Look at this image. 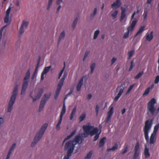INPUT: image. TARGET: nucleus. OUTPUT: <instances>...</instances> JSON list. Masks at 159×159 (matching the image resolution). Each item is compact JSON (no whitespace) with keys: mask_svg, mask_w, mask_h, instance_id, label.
<instances>
[{"mask_svg":"<svg viewBox=\"0 0 159 159\" xmlns=\"http://www.w3.org/2000/svg\"><path fill=\"white\" fill-rule=\"evenodd\" d=\"M95 64L94 63H93L91 64L90 66V68L91 69V73H93L94 68L95 67Z\"/></svg>","mask_w":159,"mask_h":159,"instance_id":"obj_48","label":"nucleus"},{"mask_svg":"<svg viewBox=\"0 0 159 159\" xmlns=\"http://www.w3.org/2000/svg\"><path fill=\"white\" fill-rule=\"evenodd\" d=\"M99 107L98 105H97L95 109V111L96 112V115H98L99 111Z\"/></svg>","mask_w":159,"mask_h":159,"instance_id":"obj_64","label":"nucleus"},{"mask_svg":"<svg viewBox=\"0 0 159 159\" xmlns=\"http://www.w3.org/2000/svg\"><path fill=\"white\" fill-rule=\"evenodd\" d=\"M62 86V85H61L60 84H58L57 87V89L56 90L54 96V98L55 99H56L57 98L60 93V90Z\"/></svg>","mask_w":159,"mask_h":159,"instance_id":"obj_13","label":"nucleus"},{"mask_svg":"<svg viewBox=\"0 0 159 159\" xmlns=\"http://www.w3.org/2000/svg\"><path fill=\"white\" fill-rule=\"evenodd\" d=\"M129 32L127 31V32L125 33L123 36V38L124 39H126L128 38L129 36Z\"/></svg>","mask_w":159,"mask_h":159,"instance_id":"obj_58","label":"nucleus"},{"mask_svg":"<svg viewBox=\"0 0 159 159\" xmlns=\"http://www.w3.org/2000/svg\"><path fill=\"white\" fill-rule=\"evenodd\" d=\"M81 137L80 135H77L73 140V143L76 145L77 143H79L80 139Z\"/></svg>","mask_w":159,"mask_h":159,"instance_id":"obj_20","label":"nucleus"},{"mask_svg":"<svg viewBox=\"0 0 159 159\" xmlns=\"http://www.w3.org/2000/svg\"><path fill=\"white\" fill-rule=\"evenodd\" d=\"M30 70H29L26 72L25 77H24L23 83L22 84V89L21 92V94H24L26 90L28 85L29 82V80L30 78Z\"/></svg>","mask_w":159,"mask_h":159,"instance_id":"obj_4","label":"nucleus"},{"mask_svg":"<svg viewBox=\"0 0 159 159\" xmlns=\"http://www.w3.org/2000/svg\"><path fill=\"white\" fill-rule=\"evenodd\" d=\"M113 112V107H111L109 111L108 112V116H111Z\"/></svg>","mask_w":159,"mask_h":159,"instance_id":"obj_38","label":"nucleus"},{"mask_svg":"<svg viewBox=\"0 0 159 159\" xmlns=\"http://www.w3.org/2000/svg\"><path fill=\"white\" fill-rule=\"evenodd\" d=\"M76 131V129H75L73 131L70 135L67 136L66 138L65 139V141H66L69 139H70L75 133Z\"/></svg>","mask_w":159,"mask_h":159,"instance_id":"obj_26","label":"nucleus"},{"mask_svg":"<svg viewBox=\"0 0 159 159\" xmlns=\"http://www.w3.org/2000/svg\"><path fill=\"white\" fill-rule=\"evenodd\" d=\"M118 13V12L116 10L114 11L111 14V16L113 18H115L117 16Z\"/></svg>","mask_w":159,"mask_h":159,"instance_id":"obj_49","label":"nucleus"},{"mask_svg":"<svg viewBox=\"0 0 159 159\" xmlns=\"http://www.w3.org/2000/svg\"><path fill=\"white\" fill-rule=\"evenodd\" d=\"M159 82V75L157 76L155 80L154 83L155 84H158Z\"/></svg>","mask_w":159,"mask_h":159,"instance_id":"obj_57","label":"nucleus"},{"mask_svg":"<svg viewBox=\"0 0 159 159\" xmlns=\"http://www.w3.org/2000/svg\"><path fill=\"white\" fill-rule=\"evenodd\" d=\"M64 67H63V68H62V69L60 71V72L59 74V76H58V78L59 79L60 78L62 74H63V71H64V69L65 68V62H64Z\"/></svg>","mask_w":159,"mask_h":159,"instance_id":"obj_42","label":"nucleus"},{"mask_svg":"<svg viewBox=\"0 0 159 159\" xmlns=\"http://www.w3.org/2000/svg\"><path fill=\"white\" fill-rule=\"evenodd\" d=\"M106 139V138L105 137H103L100 140L99 142V147H101L103 146L105 144V141Z\"/></svg>","mask_w":159,"mask_h":159,"instance_id":"obj_22","label":"nucleus"},{"mask_svg":"<svg viewBox=\"0 0 159 159\" xmlns=\"http://www.w3.org/2000/svg\"><path fill=\"white\" fill-rule=\"evenodd\" d=\"M48 125L47 123H45L42 126L40 130L34 138L33 141L31 144V147L34 146L40 140L46 130Z\"/></svg>","mask_w":159,"mask_h":159,"instance_id":"obj_1","label":"nucleus"},{"mask_svg":"<svg viewBox=\"0 0 159 159\" xmlns=\"http://www.w3.org/2000/svg\"><path fill=\"white\" fill-rule=\"evenodd\" d=\"M123 91L124 89L123 88H121L117 96L115 97L114 98V100L115 101H116L119 99L122 94L123 93Z\"/></svg>","mask_w":159,"mask_h":159,"instance_id":"obj_18","label":"nucleus"},{"mask_svg":"<svg viewBox=\"0 0 159 159\" xmlns=\"http://www.w3.org/2000/svg\"><path fill=\"white\" fill-rule=\"evenodd\" d=\"M152 0H147V3L146 4H145V6L146 5V7H148V4H151Z\"/></svg>","mask_w":159,"mask_h":159,"instance_id":"obj_61","label":"nucleus"},{"mask_svg":"<svg viewBox=\"0 0 159 159\" xmlns=\"http://www.w3.org/2000/svg\"><path fill=\"white\" fill-rule=\"evenodd\" d=\"M134 66V61L133 60V61H131V62L130 66L129 69V71H130L132 70Z\"/></svg>","mask_w":159,"mask_h":159,"instance_id":"obj_45","label":"nucleus"},{"mask_svg":"<svg viewBox=\"0 0 159 159\" xmlns=\"http://www.w3.org/2000/svg\"><path fill=\"white\" fill-rule=\"evenodd\" d=\"M71 154L72 153H69L67 152V154L64 156L63 159H69V157L71 155Z\"/></svg>","mask_w":159,"mask_h":159,"instance_id":"obj_54","label":"nucleus"},{"mask_svg":"<svg viewBox=\"0 0 159 159\" xmlns=\"http://www.w3.org/2000/svg\"><path fill=\"white\" fill-rule=\"evenodd\" d=\"M62 119H59L58 122L57 123L56 126V128L57 130H60V125L61 123Z\"/></svg>","mask_w":159,"mask_h":159,"instance_id":"obj_35","label":"nucleus"},{"mask_svg":"<svg viewBox=\"0 0 159 159\" xmlns=\"http://www.w3.org/2000/svg\"><path fill=\"white\" fill-rule=\"evenodd\" d=\"M139 155V152H134V153L133 156V159H136Z\"/></svg>","mask_w":159,"mask_h":159,"instance_id":"obj_50","label":"nucleus"},{"mask_svg":"<svg viewBox=\"0 0 159 159\" xmlns=\"http://www.w3.org/2000/svg\"><path fill=\"white\" fill-rule=\"evenodd\" d=\"M65 36V33L64 31H63L61 33L60 35L59 40L58 41V43H59L60 40L64 38Z\"/></svg>","mask_w":159,"mask_h":159,"instance_id":"obj_32","label":"nucleus"},{"mask_svg":"<svg viewBox=\"0 0 159 159\" xmlns=\"http://www.w3.org/2000/svg\"><path fill=\"white\" fill-rule=\"evenodd\" d=\"M86 114L85 113H83L79 118L80 122H81L84 120Z\"/></svg>","mask_w":159,"mask_h":159,"instance_id":"obj_34","label":"nucleus"},{"mask_svg":"<svg viewBox=\"0 0 159 159\" xmlns=\"http://www.w3.org/2000/svg\"><path fill=\"white\" fill-rule=\"evenodd\" d=\"M51 66H49L48 67H45L43 71L42 72V73H43L44 74H46L47 73L49 70H50V69L51 68Z\"/></svg>","mask_w":159,"mask_h":159,"instance_id":"obj_31","label":"nucleus"},{"mask_svg":"<svg viewBox=\"0 0 159 159\" xmlns=\"http://www.w3.org/2000/svg\"><path fill=\"white\" fill-rule=\"evenodd\" d=\"M77 21H78V19L77 18H75V19L74 20V21L73 22V23L72 25V27L74 29L75 27L76 26Z\"/></svg>","mask_w":159,"mask_h":159,"instance_id":"obj_43","label":"nucleus"},{"mask_svg":"<svg viewBox=\"0 0 159 159\" xmlns=\"http://www.w3.org/2000/svg\"><path fill=\"white\" fill-rule=\"evenodd\" d=\"M46 103V100L44 101V100H42L39 106L42 107V108H43Z\"/></svg>","mask_w":159,"mask_h":159,"instance_id":"obj_52","label":"nucleus"},{"mask_svg":"<svg viewBox=\"0 0 159 159\" xmlns=\"http://www.w3.org/2000/svg\"><path fill=\"white\" fill-rule=\"evenodd\" d=\"M83 78H81L77 85L76 90L77 91H79L81 90V88L83 84Z\"/></svg>","mask_w":159,"mask_h":159,"instance_id":"obj_16","label":"nucleus"},{"mask_svg":"<svg viewBox=\"0 0 159 159\" xmlns=\"http://www.w3.org/2000/svg\"><path fill=\"white\" fill-rule=\"evenodd\" d=\"M92 155V151H90L87 154L86 156L85 157V159H90Z\"/></svg>","mask_w":159,"mask_h":159,"instance_id":"obj_37","label":"nucleus"},{"mask_svg":"<svg viewBox=\"0 0 159 159\" xmlns=\"http://www.w3.org/2000/svg\"><path fill=\"white\" fill-rule=\"evenodd\" d=\"M153 31H152L150 34H147L146 37V39L148 41H151L153 39Z\"/></svg>","mask_w":159,"mask_h":159,"instance_id":"obj_17","label":"nucleus"},{"mask_svg":"<svg viewBox=\"0 0 159 159\" xmlns=\"http://www.w3.org/2000/svg\"><path fill=\"white\" fill-rule=\"evenodd\" d=\"M50 97V94H45L44 95L43 98L42 100H44V101L46 100V102L48 99Z\"/></svg>","mask_w":159,"mask_h":159,"instance_id":"obj_39","label":"nucleus"},{"mask_svg":"<svg viewBox=\"0 0 159 159\" xmlns=\"http://www.w3.org/2000/svg\"><path fill=\"white\" fill-rule=\"evenodd\" d=\"M43 92V90L42 89H41L39 90L38 94L35 96L34 98H33L32 96H31L32 93L30 94V97L32 98L33 99V102H34V101H36V100L39 99L41 96Z\"/></svg>","mask_w":159,"mask_h":159,"instance_id":"obj_10","label":"nucleus"},{"mask_svg":"<svg viewBox=\"0 0 159 159\" xmlns=\"http://www.w3.org/2000/svg\"><path fill=\"white\" fill-rule=\"evenodd\" d=\"M150 91L149 89L147 88L145 89L143 94V95L144 96L148 94L149 93Z\"/></svg>","mask_w":159,"mask_h":159,"instance_id":"obj_47","label":"nucleus"},{"mask_svg":"<svg viewBox=\"0 0 159 159\" xmlns=\"http://www.w3.org/2000/svg\"><path fill=\"white\" fill-rule=\"evenodd\" d=\"M152 125V120H148L145 122L144 131V136L146 140L147 141L149 140L148 132L149 129L151 128Z\"/></svg>","mask_w":159,"mask_h":159,"instance_id":"obj_3","label":"nucleus"},{"mask_svg":"<svg viewBox=\"0 0 159 159\" xmlns=\"http://www.w3.org/2000/svg\"><path fill=\"white\" fill-rule=\"evenodd\" d=\"M145 27V25H143L142 26H141L139 30V31L137 32L136 34H135L134 37H136L138 35H139L140 34H142V33L143 32V31L144 30V29Z\"/></svg>","mask_w":159,"mask_h":159,"instance_id":"obj_19","label":"nucleus"},{"mask_svg":"<svg viewBox=\"0 0 159 159\" xmlns=\"http://www.w3.org/2000/svg\"><path fill=\"white\" fill-rule=\"evenodd\" d=\"M159 128V123L158 124L156 125L154 127V129L152 133L157 134V132Z\"/></svg>","mask_w":159,"mask_h":159,"instance_id":"obj_30","label":"nucleus"},{"mask_svg":"<svg viewBox=\"0 0 159 159\" xmlns=\"http://www.w3.org/2000/svg\"><path fill=\"white\" fill-rule=\"evenodd\" d=\"M98 129L97 128H94L92 131H90V134L91 136H92L95 134L97 133L98 132Z\"/></svg>","mask_w":159,"mask_h":159,"instance_id":"obj_28","label":"nucleus"},{"mask_svg":"<svg viewBox=\"0 0 159 159\" xmlns=\"http://www.w3.org/2000/svg\"><path fill=\"white\" fill-rule=\"evenodd\" d=\"M125 9L122 8V12L121 13V16H120V21H122L123 19L125 18Z\"/></svg>","mask_w":159,"mask_h":159,"instance_id":"obj_23","label":"nucleus"},{"mask_svg":"<svg viewBox=\"0 0 159 159\" xmlns=\"http://www.w3.org/2000/svg\"><path fill=\"white\" fill-rule=\"evenodd\" d=\"M15 100L10 98L8 106L7 111L8 112H10L11 111Z\"/></svg>","mask_w":159,"mask_h":159,"instance_id":"obj_8","label":"nucleus"},{"mask_svg":"<svg viewBox=\"0 0 159 159\" xmlns=\"http://www.w3.org/2000/svg\"><path fill=\"white\" fill-rule=\"evenodd\" d=\"M139 11L138 9L137 10V11H136V12L135 11L133 13V14L132 15L131 17V20H132L133 19H134V17L136 14V13H139Z\"/></svg>","mask_w":159,"mask_h":159,"instance_id":"obj_56","label":"nucleus"},{"mask_svg":"<svg viewBox=\"0 0 159 159\" xmlns=\"http://www.w3.org/2000/svg\"><path fill=\"white\" fill-rule=\"evenodd\" d=\"M144 154L146 158H147L150 156V154L149 152V149L146 147H145L144 149Z\"/></svg>","mask_w":159,"mask_h":159,"instance_id":"obj_24","label":"nucleus"},{"mask_svg":"<svg viewBox=\"0 0 159 159\" xmlns=\"http://www.w3.org/2000/svg\"><path fill=\"white\" fill-rule=\"evenodd\" d=\"M16 144L15 143H14L11 147V148H10L9 150L11 151H12L13 149H14V148L16 147Z\"/></svg>","mask_w":159,"mask_h":159,"instance_id":"obj_63","label":"nucleus"},{"mask_svg":"<svg viewBox=\"0 0 159 159\" xmlns=\"http://www.w3.org/2000/svg\"><path fill=\"white\" fill-rule=\"evenodd\" d=\"M18 91V87L17 85L16 86L12 92V95L11 97V98L16 99Z\"/></svg>","mask_w":159,"mask_h":159,"instance_id":"obj_14","label":"nucleus"},{"mask_svg":"<svg viewBox=\"0 0 159 159\" xmlns=\"http://www.w3.org/2000/svg\"><path fill=\"white\" fill-rule=\"evenodd\" d=\"M53 0H49L48 6L47 8V10H49L50 9V7L52 5V1Z\"/></svg>","mask_w":159,"mask_h":159,"instance_id":"obj_53","label":"nucleus"},{"mask_svg":"<svg viewBox=\"0 0 159 159\" xmlns=\"http://www.w3.org/2000/svg\"><path fill=\"white\" fill-rule=\"evenodd\" d=\"M89 52H90V51H86V52L85 53L84 57L83 58V60L84 61L85 59L87 57V56H88V54H89Z\"/></svg>","mask_w":159,"mask_h":159,"instance_id":"obj_55","label":"nucleus"},{"mask_svg":"<svg viewBox=\"0 0 159 159\" xmlns=\"http://www.w3.org/2000/svg\"><path fill=\"white\" fill-rule=\"evenodd\" d=\"M118 147V146L117 144H115L114 146H113L111 148H108L107 149V151L109 152L111 150L114 151L116 150Z\"/></svg>","mask_w":159,"mask_h":159,"instance_id":"obj_33","label":"nucleus"},{"mask_svg":"<svg viewBox=\"0 0 159 159\" xmlns=\"http://www.w3.org/2000/svg\"><path fill=\"white\" fill-rule=\"evenodd\" d=\"M121 4L120 0H116L115 2L111 4V7L113 9L117 8L121 6Z\"/></svg>","mask_w":159,"mask_h":159,"instance_id":"obj_12","label":"nucleus"},{"mask_svg":"<svg viewBox=\"0 0 159 159\" xmlns=\"http://www.w3.org/2000/svg\"><path fill=\"white\" fill-rule=\"evenodd\" d=\"M147 7H146V5L144 6V12L143 14V16L144 17V20H145L146 19L148 14V11H147Z\"/></svg>","mask_w":159,"mask_h":159,"instance_id":"obj_29","label":"nucleus"},{"mask_svg":"<svg viewBox=\"0 0 159 159\" xmlns=\"http://www.w3.org/2000/svg\"><path fill=\"white\" fill-rule=\"evenodd\" d=\"M156 134L153 133L151 134L150 139V144H153L155 143L156 140Z\"/></svg>","mask_w":159,"mask_h":159,"instance_id":"obj_15","label":"nucleus"},{"mask_svg":"<svg viewBox=\"0 0 159 159\" xmlns=\"http://www.w3.org/2000/svg\"><path fill=\"white\" fill-rule=\"evenodd\" d=\"M66 99V97H65L64 98V104L63 105V106L61 111V113L60 116V119H62L63 115L66 113V107L65 105V101Z\"/></svg>","mask_w":159,"mask_h":159,"instance_id":"obj_11","label":"nucleus"},{"mask_svg":"<svg viewBox=\"0 0 159 159\" xmlns=\"http://www.w3.org/2000/svg\"><path fill=\"white\" fill-rule=\"evenodd\" d=\"M128 150V146L127 145H125V149L124 151L122 152V154H124Z\"/></svg>","mask_w":159,"mask_h":159,"instance_id":"obj_59","label":"nucleus"},{"mask_svg":"<svg viewBox=\"0 0 159 159\" xmlns=\"http://www.w3.org/2000/svg\"><path fill=\"white\" fill-rule=\"evenodd\" d=\"M134 52V50H132L128 52V59H129L132 56Z\"/></svg>","mask_w":159,"mask_h":159,"instance_id":"obj_41","label":"nucleus"},{"mask_svg":"<svg viewBox=\"0 0 159 159\" xmlns=\"http://www.w3.org/2000/svg\"><path fill=\"white\" fill-rule=\"evenodd\" d=\"M29 24V22L26 20H24L22 22L21 24L20 29L19 30V33L20 34H22L24 32V29L26 28Z\"/></svg>","mask_w":159,"mask_h":159,"instance_id":"obj_6","label":"nucleus"},{"mask_svg":"<svg viewBox=\"0 0 159 159\" xmlns=\"http://www.w3.org/2000/svg\"><path fill=\"white\" fill-rule=\"evenodd\" d=\"M11 6H9L8 9L7 10L6 12V15H9L10 13V11L11 10Z\"/></svg>","mask_w":159,"mask_h":159,"instance_id":"obj_60","label":"nucleus"},{"mask_svg":"<svg viewBox=\"0 0 159 159\" xmlns=\"http://www.w3.org/2000/svg\"><path fill=\"white\" fill-rule=\"evenodd\" d=\"M99 133L96 134L95 136L94 137V138L93 141H96L98 139L99 137Z\"/></svg>","mask_w":159,"mask_h":159,"instance_id":"obj_62","label":"nucleus"},{"mask_svg":"<svg viewBox=\"0 0 159 159\" xmlns=\"http://www.w3.org/2000/svg\"><path fill=\"white\" fill-rule=\"evenodd\" d=\"M99 32H100L98 30L96 31L95 32L94 34V36H93V39H95L97 38V37L99 33Z\"/></svg>","mask_w":159,"mask_h":159,"instance_id":"obj_44","label":"nucleus"},{"mask_svg":"<svg viewBox=\"0 0 159 159\" xmlns=\"http://www.w3.org/2000/svg\"><path fill=\"white\" fill-rule=\"evenodd\" d=\"M76 131V129H75L73 131L70 135L67 136L66 138L65 139V141H66L69 139H70L75 133Z\"/></svg>","mask_w":159,"mask_h":159,"instance_id":"obj_27","label":"nucleus"},{"mask_svg":"<svg viewBox=\"0 0 159 159\" xmlns=\"http://www.w3.org/2000/svg\"><path fill=\"white\" fill-rule=\"evenodd\" d=\"M143 73L142 72H139L136 76L134 77L135 79H137L139 78L143 75Z\"/></svg>","mask_w":159,"mask_h":159,"instance_id":"obj_51","label":"nucleus"},{"mask_svg":"<svg viewBox=\"0 0 159 159\" xmlns=\"http://www.w3.org/2000/svg\"><path fill=\"white\" fill-rule=\"evenodd\" d=\"M92 128L93 126L89 125H84L83 126L84 131L88 135L90 134V130Z\"/></svg>","mask_w":159,"mask_h":159,"instance_id":"obj_7","label":"nucleus"},{"mask_svg":"<svg viewBox=\"0 0 159 159\" xmlns=\"http://www.w3.org/2000/svg\"><path fill=\"white\" fill-rule=\"evenodd\" d=\"M156 103V101L155 98H152L148 102L147 107V114L150 116H153L156 111V108L155 107L154 105Z\"/></svg>","mask_w":159,"mask_h":159,"instance_id":"obj_2","label":"nucleus"},{"mask_svg":"<svg viewBox=\"0 0 159 159\" xmlns=\"http://www.w3.org/2000/svg\"><path fill=\"white\" fill-rule=\"evenodd\" d=\"M9 16L6 15L5 17L4 18V21L5 23H6L7 24H9L10 22H9Z\"/></svg>","mask_w":159,"mask_h":159,"instance_id":"obj_40","label":"nucleus"},{"mask_svg":"<svg viewBox=\"0 0 159 159\" xmlns=\"http://www.w3.org/2000/svg\"><path fill=\"white\" fill-rule=\"evenodd\" d=\"M67 73H66L65 72L64 74L63 75L62 78L59 81L58 84H59L63 86V84L65 80V78L67 76Z\"/></svg>","mask_w":159,"mask_h":159,"instance_id":"obj_21","label":"nucleus"},{"mask_svg":"<svg viewBox=\"0 0 159 159\" xmlns=\"http://www.w3.org/2000/svg\"><path fill=\"white\" fill-rule=\"evenodd\" d=\"M137 21V20H135V19H134V20L132 22L130 25L128 27L127 29V31L129 32L132 31L134 30Z\"/></svg>","mask_w":159,"mask_h":159,"instance_id":"obj_9","label":"nucleus"},{"mask_svg":"<svg viewBox=\"0 0 159 159\" xmlns=\"http://www.w3.org/2000/svg\"><path fill=\"white\" fill-rule=\"evenodd\" d=\"M139 144L138 142L136 143L134 148V152H139Z\"/></svg>","mask_w":159,"mask_h":159,"instance_id":"obj_36","label":"nucleus"},{"mask_svg":"<svg viewBox=\"0 0 159 159\" xmlns=\"http://www.w3.org/2000/svg\"><path fill=\"white\" fill-rule=\"evenodd\" d=\"M75 145L72 140H70L67 141L65 145L64 149L67 150L69 153H72L75 148Z\"/></svg>","mask_w":159,"mask_h":159,"instance_id":"obj_5","label":"nucleus"},{"mask_svg":"<svg viewBox=\"0 0 159 159\" xmlns=\"http://www.w3.org/2000/svg\"><path fill=\"white\" fill-rule=\"evenodd\" d=\"M135 85V84H133L131 85L128 88V90L127 92H126V94H127L129 93L130 91L134 87V86Z\"/></svg>","mask_w":159,"mask_h":159,"instance_id":"obj_46","label":"nucleus"},{"mask_svg":"<svg viewBox=\"0 0 159 159\" xmlns=\"http://www.w3.org/2000/svg\"><path fill=\"white\" fill-rule=\"evenodd\" d=\"M76 111V107H75L74 108H73L71 111V114L70 116V120H72L74 116V115L75 114V112Z\"/></svg>","mask_w":159,"mask_h":159,"instance_id":"obj_25","label":"nucleus"}]
</instances>
